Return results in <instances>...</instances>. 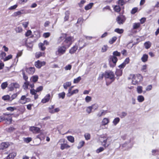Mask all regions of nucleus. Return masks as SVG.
<instances>
[{
	"label": "nucleus",
	"mask_w": 159,
	"mask_h": 159,
	"mask_svg": "<svg viewBox=\"0 0 159 159\" xmlns=\"http://www.w3.org/2000/svg\"><path fill=\"white\" fill-rule=\"evenodd\" d=\"M116 75L117 76H120L122 74V70L119 69H117L115 72Z\"/></svg>",
	"instance_id": "72a5a7b5"
},
{
	"label": "nucleus",
	"mask_w": 159,
	"mask_h": 159,
	"mask_svg": "<svg viewBox=\"0 0 159 159\" xmlns=\"http://www.w3.org/2000/svg\"><path fill=\"white\" fill-rule=\"evenodd\" d=\"M67 139L71 143L74 142V138L73 137L71 136H67Z\"/></svg>",
	"instance_id": "ea45409f"
},
{
	"label": "nucleus",
	"mask_w": 159,
	"mask_h": 159,
	"mask_svg": "<svg viewBox=\"0 0 159 159\" xmlns=\"http://www.w3.org/2000/svg\"><path fill=\"white\" fill-rule=\"evenodd\" d=\"M138 10V8L137 7H134L132 10L131 13L132 14H134Z\"/></svg>",
	"instance_id": "e2e57ef3"
},
{
	"label": "nucleus",
	"mask_w": 159,
	"mask_h": 159,
	"mask_svg": "<svg viewBox=\"0 0 159 159\" xmlns=\"http://www.w3.org/2000/svg\"><path fill=\"white\" fill-rule=\"evenodd\" d=\"M94 107H95V109H96L98 108V106L97 105L94 104L92 105V106H89L87 107L86 111L88 113H90L92 111V110L93 108Z\"/></svg>",
	"instance_id": "f3484780"
},
{
	"label": "nucleus",
	"mask_w": 159,
	"mask_h": 159,
	"mask_svg": "<svg viewBox=\"0 0 159 159\" xmlns=\"http://www.w3.org/2000/svg\"><path fill=\"white\" fill-rule=\"evenodd\" d=\"M45 53L44 52H36L35 54V57L37 59L39 58L40 57L42 56H44Z\"/></svg>",
	"instance_id": "412c9836"
},
{
	"label": "nucleus",
	"mask_w": 159,
	"mask_h": 159,
	"mask_svg": "<svg viewBox=\"0 0 159 159\" xmlns=\"http://www.w3.org/2000/svg\"><path fill=\"white\" fill-rule=\"evenodd\" d=\"M51 99V96L50 94H47L41 100V102L43 103H46L49 101Z\"/></svg>",
	"instance_id": "ddd939ff"
},
{
	"label": "nucleus",
	"mask_w": 159,
	"mask_h": 159,
	"mask_svg": "<svg viewBox=\"0 0 159 159\" xmlns=\"http://www.w3.org/2000/svg\"><path fill=\"white\" fill-rule=\"evenodd\" d=\"M66 34H63L62 36L58 39L59 43L64 40L62 43V45L68 48L74 41V37L71 36L67 37Z\"/></svg>",
	"instance_id": "f257e3e1"
},
{
	"label": "nucleus",
	"mask_w": 159,
	"mask_h": 159,
	"mask_svg": "<svg viewBox=\"0 0 159 159\" xmlns=\"http://www.w3.org/2000/svg\"><path fill=\"white\" fill-rule=\"evenodd\" d=\"M93 5V2H91L89 3L88 4L86 5L84 7V9L86 10H88L91 9Z\"/></svg>",
	"instance_id": "cd10ccee"
},
{
	"label": "nucleus",
	"mask_w": 159,
	"mask_h": 159,
	"mask_svg": "<svg viewBox=\"0 0 159 159\" xmlns=\"http://www.w3.org/2000/svg\"><path fill=\"white\" fill-rule=\"evenodd\" d=\"M107 112V110H102L101 112H99L97 114V116L99 117L105 115Z\"/></svg>",
	"instance_id": "c85d7f7f"
},
{
	"label": "nucleus",
	"mask_w": 159,
	"mask_h": 159,
	"mask_svg": "<svg viewBox=\"0 0 159 159\" xmlns=\"http://www.w3.org/2000/svg\"><path fill=\"white\" fill-rule=\"evenodd\" d=\"M19 111L21 113H23L25 111V107L24 106L21 107L19 109Z\"/></svg>",
	"instance_id": "052dcab7"
},
{
	"label": "nucleus",
	"mask_w": 159,
	"mask_h": 159,
	"mask_svg": "<svg viewBox=\"0 0 159 159\" xmlns=\"http://www.w3.org/2000/svg\"><path fill=\"white\" fill-rule=\"evenodd\" d=\"M16 108L15 107H9L6 108L7 110L10 111H13L14 110H16Z\"/></svg>",
	"instance_id": "8fccbe9b"
},
{
	"label": "nucleus",
	"mask_w": 159,
	"mask_h": 159,
	"mask_svg": "<svg viewBox=\"0 0 159 159\" xmlns=\"http://www.w3.org/2000/svg\"><path fill=\"white\" fill-rule=\"evenodd\" d=\"M103 77H104V73H102L101 74H99V76L98 78V80H101L103 79Z\"/></svg>",
	"instance_id": "bf43d9fd"
},
{
	"label": "nucleus",
	"mask_w": 159,
	"mask_h": 159,
	"mask_svg": "<svg viewBox=\"0 0 159 159\" xmlns=\"http://www.w3.org/2000/svg\"><path fill=\"white\" fill-rule=\"evenodd\" d=\"M108 48V47L107 45H104L102 47L101 49V52H106Z\"/></svg>",
	"instance_id": "49530a36"
},
{
	"label": "nucleus",
	"mask_w": 159,
	"mask_h": 159,
	"mask_svg": "<svg viewBox=\"0 0 159 159\" xmlns=\"http://www.w3.org/2000/svg\"><path fill=\"white\" fill-rule=\"evenodd\" d=\"M104 78L105 80L109 79L110 81H106V84L108 85L113 82L115 80V76L113 71L111 70H107L104 72Z\"/></svg>",
	"instance_id": "f03ea898"
},
{
	"label": "nucleus",
	"mask_w": 159,
	"mask_h": 159,
	"mask_svg": "<svg viewBox=\"0 0 159 159\" xmlns=\"http://www.w3.org/2000/svg\"><path fill=\"white\" fill-rule=\"evenodd\" d=\"M140 26L139 23H134L133 24V28L134 29H136L139 28Z\"/></svg>",
	"instance_id": "f704fd0d"
},
{
	"label": "nucleus",
	"mask_w": 159,
	"mask_h": 159,
	"mask_svg": "<svg viewBox=\"0 0 159 159\" xmlns=\"http://www.w3.org/2000/svg\"><path fill=\"white\" fill-rule=\"evenodd\" d=\"M115 31L117 33L119 34H121L123 33L124 30L122 29H120L119 28L116 29L115 30Z\"/></svg>",
	"instance_id": "09e8293b"
},
{
	"label": "nucleus",
	"mask_w": 159,
	"mask_h": 159,
	"mask_svg": "<svg viewBox=\"0 0 159 159\" xmlns=\"http://www.w3.org/2000/svg\"><path fill=\"white\" fill-rule=\"evenodd\" d=\"M137 90L138 93H142L143 92V87L141 86H138L137 88Z\"/></svg>",
	"instance_id": "a18cd8bd"
},
{
	"label": "nucleus",
	"mask_w": 159,
	"mask_h": 159,
	"mask_svg": "<svg viewBox=\"0 0 159 159\" xmlns=\"http://www.w3.org/2000/svg\"><path fill=\"white\" fill-rule=\"evenodd\" d=\"M17 96V93H15L13 94L10 97V102H11L13 100L15 99Z\"/></svg>",
	"instance_id": "864d4df0"
},
{
	"label": "nucleus",
	"mask_w": 159,
	"mask_h": 159,
	"mask_svg": "<svg viewBox=\"0 0 159 159\" xmlns=\"http://www.w3.org/2000/svg\"><path fill=\"white\" fill-rule=\"evenodd\" d=\"M81 78L80 76H79L74 80L73 83L74 84L78 83L81 80Z\"/></svg>",
	"instance_id": "de8ad7c7"
},
{
	"label": "nucleus",
	"mask_w": 159,
	"mask_h": 159,
	"mask_svg": "<svg viewBox=\"0 0 159 159\" xmlns=\"http://www.w3.org/2000/svg\"><path fill=\"white\" fill-rule=\"evenodd\" d=\"M10 145L8 143L2 142L0 145V149L3 150L7 148Z\"/></svg>",
	"instance_id": "2eb2a0df"
},
{
	"label": "nucleus",
	"mask_w": 159,
	"mask_h": 159,
	"mask_svg": "<svg viewBox=\"0 0 159 159\" xmlns=\"http://www.w3.org/2000/svg\"><path fill=\"white\" fill-rule=\"evenodd\" d=\"M84 137L86 140H88L90 138V135L89 134L86 133L84 135Z\"/></svg>",
	"instance_id": "69168bd1"
},
{
	"label": "nucleus",
	"mask_w": 159,
	"mask_h": 159,
	"mask_svg": "<svg viewBox=\"0 0 159 159\" xmlns=\"http://www.w3.org/2000/svg\"><path fill=\"white\" fill-rule=\"evenodd\" d=\"M29 86V82L26 81L24 83L23 87L24 89L26 90L28 89Z\"/></svg>",
	"instance_id": "473e14b6"
},
{
	"label": "nucleus",
	"mask_w": 159,
	"mask_h": 159,
	"mask_svg": "<svg viewBox=\"0 0 159 159\" xmlns=\"http://www.w3.org/2000/svg\"><path fill=\"white\" fill-rule=\"evenodd\" d=\"M120 119L118 117L115 118L113 121V123L115 125H116L120 121Z\"/></svg>",
	"instance_id": "37998d69"
},
{
	"label": "nucleus",
	"mask_w": 159,
	"mask_h": 159,
	"mask_svg": "<svg viewBox=\"0 0 159 159\" xmlns=\"http://www.w3.org/2000/svg\"><path fill=\"white\" fill-rule=\"evenodd\" d=\"M70 12L69 11H66L65 13V16L64 18L65 21H67L68 20L69 18Z\"/></svg>",
	"instance_id": "7c9ffc66"
},
{
	"label": "nucleus",
	"mask_w": 159,
	"mask_h": 159,
	"mask_svg": "<svg viewBox=\"0 0 159 159\" xmlns=\"http://www.w3.org/2000/svg\"><path fill=\"white\" fill-rule=\"evenodd\" d=\"M104 150V148L102 147H100L99 148H98L96 150V152L97 153H99L103 151Z\"/></svg>",
	"instance_id": "680f3d73"
},
{
	"label": "nucleus",
	"mask_w": 159,
	"mask_h": 159,
	"mask_svg": "<svg viewBox=\"0 0 159 159\" xmlns=\"http://www.w3.org/2000/svg\"><path fill=\"white\" fill-rule=\"evenodd\" d=\"M26 71L28 74H33L35 71V68L34 67H29V68H27L26 69Z\"/></svg>",
	"instance_id": "a211bd4d"
},
{
	"label": "nucleus",
	"mask_w": 159,
	"mask_h": 159,
	"mask_svg": "<svg viewBox=\"0 0 159 159\" xmlns=\"http://www.w3.org/2000/svg\"><path fill=\"white\" fill-rule=\"evenodd\" d=\"M121 55V53L117 51H115L113 52V55L111 56L110 57V60L111 61L113 64L110 65V66L111 67H114L116 65L118 59L116 57H120Z\"/></svg>",
	"instance_id": "7ed1b4c3"
},
{
	"label": "nucleus",
	"mask_w": 159,
	"mask_h": 159,
	"mask_svg": "<svg viewBox=\"0 0 159 159\" xmlns=\"http://www.w3.org/2000/svg\"><path fill=\"white\" fill-rule=\"evenodd\" d=\"M114 10L115 12H119L121 10V8L119 5H116L114 7Z\"/></svg>",
	"instance_id": "4c0bfd02"
},
{
	"label": "nucleus",
	"mask_w": 159,
	"mask_h": 159,
	"mask_svg": "<svg viewBox=\"0 0 159 159\" xmlns=\"http://www.w3.org/2000/svg\"><path fill=\"white\" fill-rule=\"evenodd\" d=\"M50 34H51L49 32L45 33L43 34V36L45 38H47L50 36Z\"/></svg>",
	"instance_id": "774afa93"
},
{
	"label": "nucleus",
	"mask_w": 159,
	"mask_h": 159,
	"mask_svg": "<svg viewBox=\"0 0 159 159\" xmlns=\"http://www.w3.org/2000/svg\"><path fill=\"white\" fill-rule=\"evenodd\" d=\"M117 39V38L116 37L114 36L112 38L110 39L109 41V43L112 44Z\"/></svg>",
	"instance_id": "c9c22d12"
},
{
	"label": "nucleus",
	"mask_w": 159,
	"mask_h": 159,
	"mask_svg": "<svg viewBox=\"0 0 159 159\" xmlns=\"http://www.w3.org/2000/svg\"><path fill=\"white\" fill-rule=\"evenodd\" d=\"M59 142L61 143L60 148L63 150L65 149H68L70 148V146L67 144V142L65 139H60Z\"/></svg>",
	"instance_id": "0eeeda50"
},
{
	"label": "nucleus",
	"mask_w": 159,
	"mask_h": 159,
	"mask_svg": "<svg viewBox=\"0 0 159 159\" xmlns=\"http://www.w3.org/2000/svg\"><path fill=\"white\" fill-rule=\"evenodd\" d=\"M77 45H75L72 47L69 50V53L71 54H73L75 53L78 49Z\"/></svg>",
	"instance_id": "aec40b11"
},
{
	"label": "nucleus",
	"mask_w": 159,
	"mask_h": 159,
	"mask_svg": "<svg viewBox=\"0 0 159 159\" xmlns=\"http://www.w3.org/2000/svg\"><path fill=\"white\" fill-rule=\"evenodd\" d=\"M131 76L132 77V83L134 85L138 84L143 80V76L140 74L132 75Z\"/></svg>",
	"instance_id": "20e7f679"
},
{
	"label": "nucleus",
	"mask_w": 159,
	"mask_h": 159,
	"mask_svg": "<svg viewBox=\"0 0 159 159\" xmlns=\"http://www.w3.org/2000/svg\"><path fill=\"white\" fill-rule=\"evenodd\" d=\"M78 92L79 90L77 89L74 90L72 91H71L70 93H69V92H68L67 94V96L68 97H70L74 94L78 93Z\"/></svg>",
	"instance_id": "4be33fe9"
},
{
	"label": "nucleus",
	"mask_w": 159,
	"mask_h": 159,
	"mask_svg": "<svg viewBox=\"0 0 159 159\" xmlns=\"http://www.w3.org/2000/svg\"><path fill=\"white\" fill-rule=\"evenodd\" d=\"M137 100L139 102H141L144 100V98L142 95H139L137 97Z\"/></svg>",
	"instance_id": "e433bc0d"
},
{
	"label": "nucleus",
	"mask_w": 159,
	"mask_h": 159,
	"mask_svg": "<svg viewBox=\"0 0 159 159\" xmlns=\"http://www.w3.org/2000/svg\"><path fill=\"white\" fill-rule=\"evenodd\" d=\"M39 47L40 50L42 51H44L46 48L44 46V44L42 43H40L39 44Z\"/></svg>",
	"instance_id": "2f4dec72"
},
{
	"label": "nucleus",
	"mask_w": 159,
	"mask_h": 159,
	"mask_svg": "<svg viewBox=\"0 0 159 159\" xmlns=\"http://www.w3.org/2000/svg\"><path fill=\"white\" fill-rule=\"evenodd\" d=\"M12 58V56L11 55V54L7 56L5 58H4L3 61H6L11 59Z\"/></svg>",
	"instance_id": "6e6d98bb"
},
{
	"label": "nucleus",
	"mask_w": 159,
	"mask_h": 159,
	"mask_svg": "<svg viewBox=\"0 0 159 159\" xmlns=\"http://www.w3.org/2000/svg\"><path fill=\"white\" fill-rule=\"evenodd\" d=\"M118 3L119 5L122 6L125 3L124 0H119L118 1Z\"/></svg>",
	"instance_id": "13d9d810"
},
{
	"label": "nucleus",
	"mask_w": 159,
	"mask_h": 159,
	"mask_svg": "<svg viewBox=\"0 0 159 159\" xmlns=\"http://www.w3.org/2000/svg\"><path fill=\"white\" fill-rule=\"evenodd\" d=\"M43 89V87L42 86H40L37 87L36 89H31V90H32L33 91H34L36 93H39V92H41L42 91Z\"/></svg>",
	"instance_id": "5701e85b"
},
{
	"label": "nucleus",
	"mask_w": 159,
	"mask_h": 159,
	"mask_svg": "<svg viewBox=\"0 0 159 159\" xmlns=\"http://www.w3.org/2000/svg\"><path fill=\"white\" fill-rule=\"evenodd\" d=\"M148 58V56L146 54H144L143 55L141 58V60L143 62H145L147 61Z\"/></svg>",
	"instance_id": "bb28decb"
},
{
	"label": "nucleus",
	"mask_w": 159,
	"mask_h": 159,
	"mask_svg": "<svg viewBox=\"0 0 159 159\" xmlns=\"http://www.w3.org/2000/svg\"><path fill=\"white\" fill-rule=\"evenodd\" d=\"M126 18L123 14L120 15L117 17L116 21L117 23L119 24H123L125 21Z\"/></svg>",
	"instance_id": "1a4fd4ad"
},
{
	"label": "nucleus",
	"mask_w": 159,
	"mask_h": 159,
	"mask_svg": "<svg viewBox=\"0 0 159 159\" xmlns=\"http://www.w3.org/2000/svg\"><path fill=\"white\" fill-rule=\"evenodd\" d=\"M101 139H102L101 141L102 145L104 147L106 148L108 147L110 145V142H108V141L109 140V137L105 136H101L100 137Z\"/></svg>",
	"instance_id": "39448f33"
},
{
	"label": "nucleus",
	"mask_w": 159,
	"mask_h": 159,
	"mask_svg": "<svg viewBox=\"0 0 159 159\" xmlns=\"http://www.w3.org/2000/svg\"><path fill=\"white\" fill-rule=\"evenodd\" d=\"M85 143V142L84 141H82L80 142L77 147L79 149L82 148L84 146Z\"/></svg>",
	"instance_id": "79ce46f5"
},
{
	"label": "nucleus",
	"mask_w": 159,
	"mask_h": 159,
	"mask_svg": "<svg viewBox=\"0 0 159 159\" xmlns=\"http://www.w3.org/2000/svg\"><path fill=\"white\" fill-rule=\"evenodd\" d=\"M130 59L129 57L126 58L124 61L123 63L126 65V64H129V62Z\"/></svg>",
	"instance_id": "338daca9"
},
{
	"label": "nucleus",
	"mask_w": 159,
	"mask_h": 159,
	"mask_svg": "<svg viewBox=\"0 0 159 159\" xmlns=\"http://www.w3.org/2000/svg\"><path fill=\"white\" fill-rule=\"evenodd\" d=\"M86 1L84 0H81L80 2L78 3V5L79 6L81 7H83V5L85 3Z\"/></svg>",
	"instance_id": "0e129e2a"
},
{
	"label": "nucleus",
	"mask_w": 159,
	"mask_h": 159,
	"mask_svg": "<svg viewBox=\"0 0 159 159\" xmlns=\"http://www.w3.org/2000/svg\"><path fill=\"white\" fill-rule=\"evenodd\" d=\"M2 99L4 101H7L8 102H10V97L8 95H4L2 97Z\"/></svg>",
	"instance_id": "c756f323"
},
{
	"label": "nucleus",
	"mask_w": 159,
	"mask_h": 159,
	"mask_svg": "<svg viewBox=\"0 0 159 159\" xmlns=\"http://www.w3.org/2000/svg\"><path fill=\"white\" fill-rule=\"evenodd\" d=\"M26 13L25 10L22 9L20 11H17L15 12L14 13L13 16H14L16 17L17 16H19L22 14H25Z\"/></svg>",
	"instance_id": "4468645a"
},
{
	"label": "nucleus",
	"mask_w": 159,
	"mask_h": 159,
	"mask_svg": "<svg viewBox=\"0 0 159 159\" xmlns=\"http://www.w3.org/2000/svg\"><path fill=\"white\" fill-rule=\"evenodd\" d=\"M8 84L7 82L2 83L1 85V87L2 89H6L7 86Z\"/></svg>",
	"instance_id": "c03bdc74"
},
{
	"label": "nucleus",
	"mask_w": 159,
	"mask_h": 159,
	"mask_svg": "<svg viewBox=\"0 0 159 159\" xmlns=\"http://www.w3.org/2000/svg\"><path fill=\"white\" fill-rule=\"evenodd\" d=\"M145 48L146 49H148L151 46L152 43L150 41H147L145 42L144 44Z\"/></svg>",
	"instance_id": "a878e982"
},
{
	"label": "nucleus",
	"mask_w": 159,
	"mask_h": 159,
	"mask_svg": "<svg viewBox=\"0 0 159 159\" xmlns=\"http://www.w3.org/2000/svg\"><path fill=\"white\" fill-rule=\"evenodd\" d=\"M58 96L59 98H61L62 99H64L65 96V93L64 92H62L59 93L58 94Z\"/></svg>",
	"instance_id": "4d7b16f0"
},
{
	"label": "nucleus",
	"mask_w": 159,
	"mask_h": 159,
	"mask_svg": "<svg viewBox=\"0 0 159 159\" xmlns=\"http://www.w3.org/2000/svg\"><path fill=\"white\" fill-rule=\"evenodd\" d=\"M11 85H13L14 86V88L15 89H19L20 87V85L19 84L16 82L11 83Z\"/></svg>",
	"instance_id": "a19ab883"
},
{
	"label": "nucleus",
	"mask_w": 159,
	"mask_h": 159,
	"mask_svg": "<svg viewBox=\"0 0 159 159\" xmlns=\"http://www.w3.org/2000/svg\"><path fill=\"white\" fill-rule=\"evenodd\" d=\"M46 64V62L45 61H41L39 60L35 61L34 63V66L35 67L38 69L40 68L42 66H45Z\"/></svg>",
	"instance_id": "9b49d317"
},
{
	"label": "nucleus",
	"mask_w": 159,
	"mask_h": 159,
	"mask_svg": "<svg viewBox=\"0 0 159 159\" xmlns=\"http://www.w3.org/2000/svg\"><path fill=\"white\" fill-rule=\"evenodd\" d=\"M110 122L109 119L108 118H104L101 123V125L102 126H104L108 124Z\"/></svg>",
	"instance_id": "6ab92c4d"
},
{
	"label": "nucleus",
	"mask_w": 159,
	"mask_h": 159,
	"mask_svg": "<svg viewBox=\"0 0 159 159\" xmlns=\"http://www.w3.org/2000/svg\"><path fill=\"white\" fill-rule=\"evenodd\" d=\"M31 79H32V81L34 83L38 81L39 77L37 75H34L32 76Z\"/></svg>",
	"instance_id": "58836bf2"
},
{
	"label": "nucleus",
	"mask_w": 159,
	"mask_h": 159,
	"mask_svg": "<svg viewBox=\"0 0 159 159\" xmlns=\"http://www.w3.org/2000/svg\"><path fill=\"white\" fill-rule=\"evenodd\" d=\"M60 111V109L59 108H56L53 110H51L50 113L51 114H54L55 113L57 112Z\"/></svg>",
	"instance_id": "3c124183"
},
{
	"label": "nucleus",
	"mask_w": 159,
	"mask_h": 159,
	"mask_svg": "<svg viewBox=\"0 0 159 159\" xmlns=\"http://www.w3.org/2000/svg\"><path fill=\"white\" fill-rule=\"evenodd\" d=\"M36 92H35L34 91H33L32 90H30V93L32 95H34V99H36L38 98L39 95L37 94Z\"/></svg>",
	"instance_id": "393cba45"
},
{
	"label": "nucleus",
	"mask_w": 159,
	"mask_h": 159,
	"mask_svg": "<svg viewBox=\"0 0 159 159\" xmlns=\"http://www.w3.org/2000/svg\"><path fill=\"white\" fill-rule=\"evenodd\" d=\"M67 49L66 47L62 45L61 46H59L58 47L57 51L56 52L55 54L57 55L61 56L66 53Z\"/></svg>",
	"instance_id": "423d86ee"
},
{
	"label": "nucleus",
	"mask_w": 159,
	"mask_h": 159,
	"mask_svg": "<svg viewBox=\"0 0 159 159\" xmlns=\"http://www.w3.org/2000/svg\"><path fill=\"white\" fill-rule=\"evenodd\" d=\"M30 101L31 99L30 98H26L25 95H23L19 100L18 102L20 104H24Z\"/></svg>",
	"instance_id": "9d476101"
},
{
	"label": "nucleus",
	"mask_w": 159,
	"mask_h": 159,
	"mask_svg": "<svg viewBox=\"0 0 159 159\" xmlns=\"http://www.w3.org/2000/svg\"><path fill=\"white\" fill-rule=\"evenodd\" d=\"M71 85V83L70 81L66 82L64 83L63 85V86L64 89H66L68 87H70Z\"/></svg>",
	"instance_id": "b1692460"
},
{
	"label": "nucleus",
	"mask_w": 159,
	"mask_h": 159,
	"mask_svg": "<svg viewBox=\"0 0 159 159\" xmlns=\"http://www.w3.org/2000/svg\"><path fill=\"white\" fill-rule=\"evenodd\" d=\"M15 129H16L13 127H10L9 128L7 129V131L9 132H11L15 130Z\"/></svg>",
	"instance_id": "5fc2aeb1"
},
{
	"label": "nucleus",
	"mask_w": 159,
	"mask_h": 159,
	"mask_svg": "<svg viewBox=\"0 0 159 159\" xmlns=\"http://www.w3.org/2000/svg\"><path fill=\"white\" fill-rule=\"evenodd\" d=\"M11 115L7 113H4L2 116L3 121H5L8 124L11 123L12 121Z\"/></svg>",
	"instance_id": "6e6552de"
},
{
	"label": "nucleus",
	"mask_w": 159,
	"mask_h": 159,
	"mask_svg": "<svg viewBox=\"0 0 159 159\" xmlns=\"http://www.w3.org/2000/svg\"><path fill=\"white\" fill-rule=\"evenodd\" d=\"M16 155V153L12 152L10 153L6 157V159H14Z\"/></svg>",
	"instance_id": "dca6fc26"
},
{
	"label": "nucleus",
	"mask_w": 159,
	"mask_h": 159,
	"mask_svg": "<svg viewBox=\"0 0 159 159\" xmlns=\"http://www.w3.org/2000/svg\"><path fill=\"white\" fill-rule=\"evenodd\" d=\"M30 130L33 133L37 134L40 132V129L39 127L33 126L30 127Z\"/></svg>",
	"instance_id": "f8f14e48"
},
{
	"label": "nucleus",
	"mask_w": 159,
	"mask_h": 159,
	"mask_svg": "<svg viewBox=\"0 0 159 159\" xmlns=\"http://www.w3.org/2000/svg\"><path fill=\"white\" fill-rule=\"evenodd\" d=\"M6 54L5 52H2L0 54V57L1 59L3 60V61L4 58V57L6 56Z\"/></svg>",
	"instance_id": "603ef678"
}]
</instances>
